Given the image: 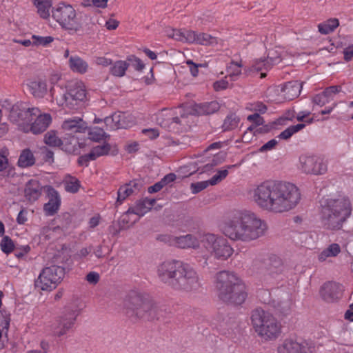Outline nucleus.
<instances>
[{"mask_svg":"<svg viewBox=\"0 0 353 353\" xmlns=\"http://www.w3.org/2000/svg\"><path fill=\"white\" fill-rule=\"evenodd\" d=\"M253 198L261 208L281 213L294 208L301 199V194L292 183L267 181L254 189Z\"/></svg>","mask_w":353,"mask_h":353,"instance_id":"f257e3e1","label":"nucleus"},{"mask_svg":"<svg viewBox=\"0 0 353 353\" xmlns=\"http://www.w3.org/2000/svg\"><path fill=\"white\" fill-rule=\"evenodd\" d=\"M157 273L162 283L175 291L190 292L201 285L196 272L181 261H163L158 265Z\"/></svg>","mask_w":353,"mask_h":353,"instance_id":"f03ea898","label":"nucleus"},{"mask_svg":"<svg viewBox=\"0 0 353 353\" xmlns=\"http://www.w3.org/2000/svg\"><path fill=\"white\" fill-rule=\"evenodd\" d=\"M266 223L250 211H244L222 226L223 234L232 240L250 241L265 234Z\"/></svg>","mask_w":353,"mask_h":353,"instance_id":"7ed1b4c3","label":"nucleus"},{"mask_svg":"<svg viewBox=\"0 0 353 353\" xmlns=\"http://www.w3.org/2000/svg\"><path fill=\"white\" fill-rule=\"evenodd\" d=\"M215 288L219 299L227 304L241 305L247 298L245 284L233 272H218L215 277Z\"/></svg>","mask_w":353,"mask_h":353,"instance_id":"20e7f679","label":"nucleus"},{"mask_svg":"<svg viewBox=\"0 0 353 353\" xmlns=\"http://www.w3.org/2000/svg\"><path fill=\"white\" fill-rule=\"evenodd\" d=\"M321 221L328 230L341 229L343 224L352 213L350 199L345 196L325 199L321 202Z\"/></svg>","mask_w":353,"mask_h":353,"instance_id":"39448f33","label":"nucleus"},{"mask_svg":"<svg viewBox=\"0 0 353 353\" xmlns=\"http://www.w3.org/2000/svg\"><path fill=\"white\" fill-rule=\"evenodd\" d=\"M128 314L145 321L159 319L161 311L153 299L148 294L132 291L127 300Z\"/></svg>","mask_w":353,"mask_h":353,"instance_id":"423d86ee","label":"nucleus"},{"mask_svg":"<svg viewBox=\"0 0 353 353\" xmlns=\"http://www.w3.org/2000/svg\"><path fill=\"white\" fill-rule=\"evenodd\" d=\"M71 259L59 255L54 258V263L50 266L44 268L34 281L36 288L41 290L52 291L62 281L65 270L69 269Z\"/></svg>","mask_w":353,"mask_h":353,"instance_id":"0eeeda50","label":"nucleus"},{"mask_svg":"<svg viewBox=\"0 0 353 353\" xmlns=\"http://www.w3.org/2000/svg\"><path fill=\"white\" fill-rule=\"evenodd\" d=\"M252 270L260 276L263 281L271 283L283 279L286 268L281 258L272 255L265 259L253 261Z\"/></svg>","mask_w":353,"mask_h":353,"instance_id":"6e6552de","label":"nucleus"},{"mask_svg":"<svg viewBox=\"0 0 353 353\" xmlns=\"http://www.w3.org/2000/svg\"><path fill=\"white\" fill-rule=\"evenodd\" d=\"M251 321L255 332L265 340L276 339L281 332V326L276 319L261 308L252 312Z\"/></svg>","mask_w":353,"mask_h":353,"instance_id":"1a4fd4ad","label":"nucleus"},{"mask_svg":"<svg viewBox=\"0 0 353 353\" xmlns=\"http://www.w3.org/2000/svg\"><path fill=\"white\" fill-rule=\"evenodd\" d=\"M52 16L65 30L77 32L81 28L75 10L69 4L60 3L57 8L52 10Z\"/></svg>","mask_w":353,"mask_h":353,"instance_id":"9d476101","label":"nucleus"},{"mask_svg":"<svg viewBox=\"0 0 353 353\" xmlns=\"http://www.w3.org/2000/svg\"><path fill=\"white\" fill-rule=\"evenodd\" d=\"M301 169L307 174L321 175L327 171V165L318 156L303 154L299 157Z\"/></svg>","mask_w":353,"mask_h":353,"instance_id":"9b49d317","label":"nucleus"},{"mask_svg":"<svg viewBox=\"0 0 353 353\" xmlns=\"http://www.w3.org/2000/svg\"><path fill=\"white\" fill-rule=\"evenodd\" d=\"M78 315L77 310L69 307L65 308L62 315L59 317L52 327L53 334L57 336L65 334L74 325Z\"/></svg>","mask_w":353,"mask_h":353,"instance_id":"f8f14e48","label":"nucleus"},{"mask_svg":"<svg viewBox=\"0 0 353 353\" xmlns=\"http://www.w3.org/2000/svg\"><path fill=\"white\" fill-rule=\"evenodd\" d=\"M67 91L63 94L64 101L70 108H75L79 102L83 101L86 97V91L82 82H72L67 86Z\"/></svg>","mask_w":353,"mask_h":353,"instance_id":"ddd939ff","label":"nucleus"},{"mask_svg":"<svg viewBox=\"0 0 353 353\" xmlns=\"http://www.w3.org/2000/svg\"><path fill=\"white\" fill-rule=\"evenodd\" d=\"M143 186V181L141 179H136L129 183L121 185L117 192V203L122 202L130 195L137 194Z\"/></svg>","mask_w":353,"mask_h":353,"instance_id":"4468645a","label":"nucleus"},{"mask_svg":"<svg viewBox=\"0 0 353 353\" xmlns=\"http://www.w3.org/2000/svg\"><path fill=\"white\" fill-rule=\"evenodd\" d=\"M44 190L46 192L49 201L44 204L43 211L47 216L54 215L61 205V199L58 192L50 185H46Z\"/></svg>","mask_w":353,"mask_h":353,"instance_id":"2eb2a0df","label":"nucleus"},{"mask_svg":"<svg viewBox=\"0 0 353 353\" xmlns=\"http://www.w3.org/2000/svg\"><path fill=\"white\" fill-rule=\"evenodd\" d=\"M104 123L107 130H115L130 128L134 123V121L128 119L124 113L115 112L111 116L106 117L104 119Z\"/></svg>","mask_w":353,"mask_h":353,"instance_id":"dca6fc26","label":"nucleus"},{"mask_svg":"<svg viewBox=\"0 0 353 353\" xmlns=\"http://www.w3.org/2000/svg\"><path fill=\"white\" fill-rule=\"evenodd\" d=\"M320 295L325 301L333 303L341 296V286L335 282H327L321 286Z\"/></svg>","mask_w":353,"mask_h":353,"instance_id":"f3484780","label":"nucleus"},{"mask_svg":"<svg viewBox=\"0 0 353 353\" xmlns=\"http://www.w3.org/2000/svg\"><path fill=\"white\" fill-rule=\"evenodd\" d=\"M171 111L167 109H163L161 114L158 117V121L161 126L168 128L169 130L179 132L183 130L182 122L181 118L178 117H172L170 114Z\"/></svg>","mask_w":353,"mask_h":353,"instance_id":"a211bd4d","label":"nucleus"},{"mask_svg":"<svg viewBox=\"0 0 353 353\" xmlns=\"http://www.w3.org/2000/svg\"><path fill=\"white\" fill-rule=\"evenodd\" d=\"M45 186H42L39 181L35 179L29 180L25 185L24 196L30 203H34L41 196L42 190Z\"/></svg>","mask_w":353,"mask_h":353,"instance_id":"6ab92c4d","label":"nucleus"},{"mask_svg":"<svg viewBox=\"0 0 353 353\" xmlns=\"http://www.w3.org/2000/svg\"><path fill=\"white\" fill-rule=\"evenodd\" d=\"M278 353H312L310 348L293 339H285L277 348Z\"/></svg>","mask_w":353,"mask_h":353,"instance_id":"aec40b11","label":"nucleus"},{"mask_svg":"<svg viewBox=\"0 0 353 353\" xmlns=\"http://www.w3.org/2000/svg\"><path fill=\"white\" fill-rule=\"evenodd\" d=\"M61 142L59 148L68 154H79L80 148L84 147L83 143H80L77 137L70 134L63 137Z\"/></svg>","mask_w":353,"mask_h":353,"instance_id":"412c9836","label":"nucleus"},{"mask_svg":"<svg viewBox=\"0 0 353 353\" xmlns=\"http://www.w3.org/2000/svg\"><path fill=\"white\" fill-rule=\"evenodd\" d=\"M61 127L64 130L70 131L71 133L85 132L88 128L87 123L80 117H74L64 121Z\"/></svg>","mask_w":353,"mask_h":353,"instance_id":"4be33fe9","label":"nucleus"},{"mask_svg":"<svg viewBox=\"0 0 353 353\" xmlns=\"http://www.w3.org/2000/svg\"><path fill=\"white\" fill-rule=\"evenodd\" d=\"M302 83L297 81H288L281 87V92L285 99L291 101L297 97L301 92Z\"/></svg>","mask_w":353,"mask_h":353,"instance_id":"5701e85b","label":"nucleus"},{"mask_svg":"<svg viewBox=\"0 0 353 353\" xmlns=\"http://www.w3.org/2000/svg\"><path fill=\"white\" fill-rule=\"evenodd\" d=\"M27 86L29 92L35 98H43L48 92L47 84L41 79L30 81Z\"/></svg>","mask_w":353,"mask_h":353,"instance_id":"b1692460","label":"nucleus"},{"mask_svg":"<svg viewBox=\"0 0 353 353\" xmlns=\"http://www.w3.org/2000/svg\"><path fill=\"white\" fill-rule=\"evenodd\" d=\"M52 121V117L49 114H44L38 116L35 121L32 123L30 131L34 134H39L48 128Z\"/></svg>","mask_w":353,"mask_h":353,"instance_id":"393cba45","label":"nucleus"},{"mask_svg":"<svg viewBox=\"0 0 353 353\" xmlns=\"http://www.w3.org/2000/svg\"><path fill=\"white\" fill-rule=\"evenodd\" d=\"M220 108L219 103L216 101L196 103L193 106L192 110L199 115H208L217 112Z\"/></svg>","mask_w":353,"mask_h":353,"instance_id":"a878e982","label":"nucleus"},{"mask_svg":"<svg viewBox=\"0 0 353 353\" xmlns=\"http://www.w3.org/2000/svg\"><path fill=\"white\" fill-rule=\"evenodd\" d=\"M218 243L219 244L216 245V248L213 252L215 257L223 260L227 259L232 254L233 249L225 238L220 239Z\"/></svg>","mask_w":353,"mask_h":353,"instance_id":"bb28decb","label":"nucleus"},{"mask_svg":"<svg viewBox=\"0 0 353 353\" xmlns=\"http://www.w3.org/2000/svg\"><path fill=\"white\" fill-rule=\"evenodd\" d=\"M175 246L179 248H196L199 246V240L192 234L176 236Z\"/></svg>","mask_w":353,"mask_h":353,"instance_id":"cd10ccee","label":"nucleus"},{"mask_svg":"<svg viewBox=\"0 0 353 353\" xmlns=\"http://www.w3.org/2000/svg\"><path fill=\"white\" fill-rule=\"evenodd\" d=\"M26 107L22 103L14 105L10 110V117L14 121L31 122V119L27 117Z\"/></svg>","mask_w":353,"mask_h":353,"instance_id":"c85d7f7f","label":"nucleus"},{"mask_svg":"<svg viewBox=\"0 0 353 353\" xmlns=\"http://www.w3.org/2000/svg\"><path fill=\"white\" fill-rule=\"evenodd\" d=\"M272 68L270 61L266 59H259L253 61L250 67L245 69L247 74L258 73L263 70H268Z\"/></svg>","mask_w":353,"mask_h":353,"instance_id":"c756f323","label":"nucleus"},{"mask_svg":"<svg viewBox=\"0 0 353 353\" xmlns=\"http://www.w3.org/2000/svg\"><path fill=\"white\" fill-rule=\"evenodd\" d=\"M35 163V158L32 151L28 149H24L21 151L18 159L17 165L20 168H28Z\"/></svg>","mask_w":353,"mask_h":353,"instance_id":"7c9ffc66","label":"nucleus"},{"mask_svg":"<svg viewBox=\"0 0 353 353\" xmlns=\"http://www.w3.org/2000/svg\"><path fill=\"white\" fill-rule=\"evenodd\" d=\"M69 66L73 71L80 74L86 72L88 63L78 56H71L69 58Z\"/></svg>","mask_w":353,"mask_h":353,"instance_id":"2f4dec72","label":"nucleus"},{"mask_svg":"<svg viewBox=\"0 0 353 353\" xmlns=\"http://www.w3.org/2000/svg\"><path fill=\"white\" fill-rule=\"evenodd\" d=\"M223 238L217 236L214 234L208 233L201 237V242L203 247L213 253L216 248V245L219 244L218 242H219V240Z\"/></svg>","mask_w":353,"mask_h":353,"instance_id":"473e14b6","label":"nucleus"},{"mask_svg":"<svg viewBox=\"0 0 353 353\" xmlns=\"http://www.w3.org/2000/svg\"><path fill=\"white\" fill-rule=\"evenodd\" d=\"M34 5L37 8L38 13L41 17L47 19L50 17L52 0H35Z\"/></svg>","mask_w":353,"mask_h":353,"instance_id":"72a5a7b5","label":"nucleus"},{"mask_svg":"<svg viewBox=\"0 0 353 353\" xmlns=\"http://www.w3.org/2000/svg\"><path fill=\"white\" fill-rule=\"evenodd\" d=\"M43 141L46 145L50 147L59 148L62 143L61 139L57 135V131L55 130H50L44 134Z\"/></svg>","mask_w":353,"mask_h":353,"instance_id":"f704fd0d","label":"nucleus"},{"mask_svg":"<svg viewBox=\"0 0 353 353\" xmlns=\"http://www.w3.org/2000/svg\"><path fill=\"white\" fill-rule=\"evenodd\" d=\"M240 121V118L234 113L229 114L222 125L223 131H229L236 128Z\"/></svg>","mask_w":353,"mask_h":353,"instance_id":"c9c22d12","label":"nucleus"},{"mask_svg":"<svg viewBox=\"0 0 353 353\" xmlns=\"http://www.w3.org/2000/svg\"><path fill=\"white\" fill-rule=\"evenodd\" d=\"M130 66L125 61H117L110 68V72L112 75L121 77L124 76L126 70Z\"/></svg>","mask_w":353,"mask_h":353,"instance_id":"e433bc0d","label":"nucleus"},{"mask_svg":"<svg viewBox=\"0 0 353 353\" xmlns=\"http://www.w3.org/2000/svg\"><path fill=\"white\" fill-rule=\"evenodd\" d=\"M64 185L65 191L73 194L77 193L81 187L79 180L70 175L66 177Z\"/></svg>","mask_w":353,"mask_h":353,"instance_id":"4c0bfd02","label":"nucleus"},{"mask_svg":"<svg viewBox=\"0 0 353 353\" xmlns=\"http://www.w3.org/2000/svg\"><path fill=\"white\" fill-rule=\"evenodd\" d=\"M340 252V246L336 243H332L319 254V259L321 261H323L327 257L336 256Z\"/></svg>","mask_w":353,"mask_h":353,"instance_id":"58836bf2","label":"nucleus"},{"mask_svg":"<svg viewBox=\"0 0 353 353\" xmlns=\"http://www.w3.org/2000/svg\"><path fill=\"white\" fill-rule=\"evenodd\" d=\"M196 43L203 46H214L217 43V39L207 33H198Z\"/></svg>","mask_w":353,"mask_h":353,"instance_id":"ea45409f","label":"nucleus"},{"mask_svg":"<svg viewBox=\"0 0 353 353\" xmlns=\"http://www.w3.org/2000/svg\"><path fill=\"white\" fill-rule=\"evenodd\" d=\"M0 245L1 250L7 254L11 253L16 248L13 241L8 236L3 237Z\"/></svg>","mask_w":353,"mask_h":353,"instance_id":"a19ab883","label":"nucleus"},{"mask_svg":"<svg viewBox=\"0 0 353 353\" xmlns=\"http://www.w3.org/2000/svg\"><path fill=\"white\" fill-rule=\"evenodd\" d=\"M137 215L143 216L148 212L151 210L150 207L148 205L147 201L144 199L136 201Z\"/></svg>","mask_w":353,"mask_h":353,"instance_id":"79ce46f5","label":"nucleus"},{"mask_svg":"<svg viewBox=\"0 0 353 353\" xmlns=\"http://www.w3.org/2000/svg\"><path fill=\"white\" fill-rule=\"evenodd\" d=\"M32 46H46L54 41V38L51 36L41 37L37 35H32Z\"/></svg>","mask_w":353,"mask_h":353,"instance_id":"37998d69","label":"nucleus"},{"mask_svg":"<svg viewBox=\"0 0 353 353\" xmlns=\"http://www.w3.org/2000/svg\"><path fill=\"white\" fill-rule=\"evenodd\" d=\"M97 157L108 155L111 150V145L108 143L104 142L103 145H99L92 148Z\"/></svg>","mask_w":353,"mask_h":353,"instance_id":"c03bdc74","label":"nucleus"},{"mask_svg":"<svg viewBox=\"0 0 353 353\" xmlns=\"http://www.w3.org/2000/svg\"><path fill=\"white\" fill-rule=\"evenodd\" d=\"M292 301L290 299L281 301L278 303L276 310L283 315H286L291 310Z\"/></svg>","mask_w":353,"mask_h":353,"instance_id":"a18cd8bd","label":"nucleus"},{"mask_svg":"<svg viewBox=\"0 0 353 353\" xmlns=\"http://www.w3.org/2000/svg\"><path fill=\"white\" fill-rule=\"evenodd\" d=\"M90 139L94 141L99 142L101 140L109 137L106 134L104 130L101 128H95L92 131L89 133Z\"/></svg>","mask_w":353,"mask_h":353,"instance_id":"49530a36","label":"nucleus"},{"mask_svg":"<svg viewBox=\"0 0 353 353\" xmlns=\"http://www.w3.org/2000/svg\"><path fill=\"white\" fill-rule=\"evenodd\" d=\"M341 91V85H332L326 88L323 93L326 96L327 99L330 101L333 100L334 95Z\"/></svg>","mask_w":353,"mask_h":353,"instance_id":"de8ad7c7","label":"nucleus"},{"mask_svg":"<svg viewBox=\"0 0 353 353\" xmlns=\"http://www.w3.org/2000/svg\"><path fill=\"white\" fill-rule=\"evenodd\" d=\"M156 239L159 241L163 242L169 245L175 246L176 236L168 234H162L157 236Z\"/></svg>","mask_w":353,"mask_h":353,"instance_id":"09e8293b","label":"nucleus"},{"mask_svg":"<svg viewBox=\"0 0 353 353\" xmlns=\"http://www.w3.org/2000/svg\"><path fill=\"white\" fill-rule=\"evenodd\" d=\"M209 185L208 181L192 183L190 185V188L193 194H197L205 189Z\"/></svg>","mask_w":353,"mask_h":353,"instance_id":"8fccbe9b","label":"nucleus"},{"mask_svg":"<svg viewBox=\"0 0 353 353\" xmlns=\"http://www.w3.org/2000/svg\"><path fill=\"white\" fill-rule=\"evenodd\" d=\"M312 102L321 107L325 105L326 103H329L330 101L327 99L326 96L322 92L316 94L312 98Z\"/></svg>","mask_w":353,"mask_h":353,"instance_id":"3c124183","label":"nucleus"},{"mask_svg":"<svg viewBox=\"0 0 353 353\" xmlns=\"http://www.w3.org/2000/svg\"><path fill=\"white\" fill-rule=\"evenodd\" d=\"M248 121L252 122L255 125H263L264 119L260 116L259 113L255 112L247 117Z\"/></svg>","mask_w":353,"mask_h":353,"instance_id":"603ef678","label":"nucleus"},{"mask_svg":"<svg viewBox=\"0 0 353 353\" xmlns=\"http://www.w3.org/2000/svg\"><path fill=\"white\" fill-rule=\"evenodd\" d=\"M184 41L188 43H196L198 33L192 30L184 31Z\"/></svg>","mask_w":353,"mask_h":353,"instance_id":"864d4df0","label":"nucleus"},{"mask_svg":"<svg viewBox=\"0 0 353 353\" xmlns=\"http://www.w3.org/2000/svg\"><path fill=\"white\" fill-rule=\"evenodd\" d=\"M267 59L270 61L271 66L281 61L280 56L277 54L276 52L274 50H270L268 52Z\"/></svg>","mask_w":353,"mask_h":353,"instance_id":"5fc2aeb1","label":"nucleus"},{"mask_svg":"<svg viewBox=\"0 0 353 353\" xmlns=\"http://www.w3.org/2000/svg\"><path fill=\"white\" fill-rule=\"evenodd\" d=\"M30 250V247L29 245L21 246V248L16 247L13 250L14 252V255L17 258H22L26 254L28 253Z\"/></svg>","mask_w":353,"mask_h":353,"instance_id":"6e6d98bb","label":"nucleus"},{"mask_svg":"<svg viewBox=\"0 0 353 353\" xmlns=\"http://www.w3.org/2000/svg\"><path fill=\"white\" fill-rule=\"evenodd\" d=\"M277 144L278 141L276 139H271L270 141L265 143L263 145H262L260 148L259 151L263 152L268 150H271L273 148H274Z\"/></svg>","mask_w":353,"mask_h":353,"instance_id":"4d7b16f0","label":"nucleus"},{"mask_svg":"<svg viewBox=\"0 0 353 353\" xmlns=\"http://www.w3.org/2000/svg\"><path fill=\"white\" fill-rule=\"evenodd\" d=\"M99 274L95 272H90L86 275V281L90 284H97L99 282Z\"/></svg>","mask_w":353,"mask_h":353,"instance_id":"13d9d810","label":"nucleus"},{"mask_svg":"<svg viewBox=\"0 0 353 353\" xmlns=\"http://www.w3.org/2000/svg\"><path fill=\"white\" fill-rule=\"evenodd\" d=\"M268 110L267 106L262 102H256L252 105L251 110L255 111L256 112L263 114Z\"/></svg>","mask_w":353,"mask_h":353,"instance_id":"bf43d9fd","label":"nucleus"},{"mask_svg":"<svg viewBox=\"0 0 353 353\" xmlns=\"http://www.w3.org/2000/svg\"><path fill=\"white\" fill-rule=\"evenodd\" d=\"M142 132L147 135L150 139H154L159 135L158 130L155 128L143 129Z\"/></svg>","mask_w":353,"mask_h":353,"instance_id":"052dcab7","label":"nucleus"},{"mask_svg":"<svg viewBox=\"0 0 353 353\" xmlns=\"http://www.w3.org/2000/svg\"><path fill=\"white\" fill-rule=\"evenodd\" d=\"M1 313L3 318V321L1 322L0 325L1 326H2L3 330H6L8 331L10 326V319L9 317V315L7 314L6 310H1Z\"/></svg>","mask_w":353,"mask_h":353,"instance_id":"680f3d73","label":"nucleus"},{"mask_svg":"<svg viewBox=\"0 0 353 353\" xmlns=\"http://www.w3.org/2000/svg\"><path fill=\"white\" fill-rule=\"evenodd\" d=\"M176 179V176L174 173H169L161 179V182L164 187L166 185H168L169 183L174 181Z\"/></svg>","mask_w":353,"mask_h":353,"instance_id":"e2e57ef3","label":"nucleus"},{"mask_svg":"<svg viewBox=\"0 0 353 353\" xmlns=\"http://www.w3.org/2000/svg\"><path fill=\"white\" fill-rule=\"evenodd\" d=\"M344 59L346 61L353 60V44L343 50Z\"/></svg>","mask_w":353,"mask_h":353,"instance_id":"0e129e2a","label":"nucleus"},{"mask_svg":"<svg viewBox=\"0 0 353 353\" xmlns=\"http://www.w3.org/2000/svg\"><path fill=\"white\" fill-rule=\"evenodd\" d=\"M276 124L275 122H273L272 123H269L267 125H262L263 126L256 129L254 133L257 132L259 134H265L269 132L274 127V125Z\"/></svg>","mask_w":353,"mask_h":353,"instance_id":"69168bd1","label":"nucleus"},{"mask_svg":"<svg viewBox=\"0 0 353 353\" xmlns=\"http://www.w3.org/2000/svg\"><path fill=\"white\" fill-rule=\"evenodd\" d=\"M214 88L215 90L219 91L224 90L228 86V81L225 79H221L214 83Z\"/></svg>","mask_w":353,"mask_h":353,"instance_id":"338daca9","label":"nucleus"},{"mask_svg":"<svg viewBox=\"0 0 353 353\" xmlns=\"http://www.w3.org/2000/svg\"><path fill=\"white\" fill-rule=\"evenodd\" d=\"M169 36L171 37L172 38L174 39L176 41H184V37H185L184 31L182 32L179 30H173L172 34H170Z\"/></svg>","mask_w":353,"mask_h":353,"instance_id":"774afa93","label":"nucleus"}]
</instances>
